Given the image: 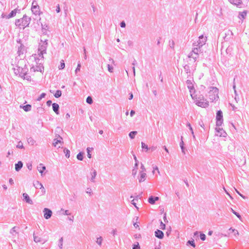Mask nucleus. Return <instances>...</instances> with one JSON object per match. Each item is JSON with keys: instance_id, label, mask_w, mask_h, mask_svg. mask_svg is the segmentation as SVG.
<instances>
[{"instance_id": "49", "label": "nucleus", "mask_w": 249, "mask_h": 249, "mask_svg": "<svg viewBox=\"0 0 249 249\" xmlns=\"http://www.w3.org/2000/svg\"><path fill=\"white\" fill-rule=\"evenodd\" d=\"M17 147H18V148H23V145H22V143L21 144H18L17 145Z\"/></svg>"}, {"instance_id": "14", "label": "nucleus", "mask_w": 249, "mask_h": 249, "mask_svg": "<svg viewBox=\"0 0 249 249\" xmlns=\"http://www.w3.org/2000/svg\"><path fill=\"white\" fill-rule=\"evenodd\" d=\"M109 61H110V62H109L110 64H108L107 65L108 70L109 72H113V67L112 64H114V62L113 60H112L111 59H109Z\"/></svg>"}, {"instance_id": "41", "label": "nucleus", "mask_w": 249, "mask_h": 249, "mask_svg": "<svg viewBox=\"0 0 249 249\" xmlns=\"http://www.w3.org/2000/svg\"><path fill=\"white\" fill-rule=\"evenodd\" d=\"M183 144H184V142H183V141L182 140L181 142H180V147H181V148L182 149V152L184 153H185V151L184 150V148H183Z\"/></svg>"}, {"instance_id": "51", "label": "nucleus", "mask_w": 249, "mask_h": 249, "mask_svg": "<svg viewBox=\"0 0 249 249\" xmlns=\"http://www.w3.org/2000/svg\"><path fill=\"white\" fill-rule=\"evenodd\" d=\"M135 114V111L133 110H131L130 111V115L131 116H132Z\"/></svg>"}, {"instance_id": "16", "label": "nucleus", "mask_w": 249, "mask_h": 249, "mask_svg": "<svg viewBox=\"0 0 249 249\" xmlns=\"http://www.w3.org/2000/svg\"><path fill=\"white\" fill-rule=\"evenodd\" d=\"M23 166V164L21 161H18L17 164H15V170L17 171H19Z\"/></svg>"}, {"instance_id": "13", "label": "nucleus", "mask_w": 249, "mask_h": 249, "mask_svg": "<svg viewBox=\"0 0 249 249\" xmlns=\"http://www.w3.org/2000/svg\"><path fill=\"white\" fill-rule=\"evenodd\" d=\"M229 234H231L232 236L236 237L238 235V231L236 229L230 228L229 229Z\"/></svg>"}, {"instance_id": "18", "label": "nucleus", "mask_w": 249, "mask_h": 249, "mask_svg": "<svg viewBox=\"0 0 249 249\" xmlns=\"http://www.w3.org/2000/svg\"><path fill=\"white\" fill-rule=\"evenodd\" d=\"M53 110L57 114H58L59 105L57 104L53 103L52 105Z\"/></svg>"}, {"instance_id": "12", "label": "nucleus", "mask_w": 249, "mask_h": 249, "mask_svg": "<svg viewBox=\"0 0 249 249\" xmlns=\"http://www.w3.org/2000/svg\"><path fill=\"white\" fill-rule=\"evenodd\" d=\"M206 41V38L204 37L203 36H200L199 37V40L197 41L198 44L197 46H198L199 47L202 46L205 43Z\"/></svg>"}, {"instance_id": "53", "label": "nucleus", "mask_w": 249, "mask_h": 249, "mask_svg": "<svg viewBox=\"0 0 249 249\" xmlns=\"http://www.w3.org/2000/svg\"><path fill=\"white\" fill-rule=\"evenodd\" d=\"M154 199L155 200V201H156L159 199V197L158 196L154 197Z\"/></svg>"}, {"instance_id": "57", "label": "nucleus", "mask_w": 249, "mask_h": 249, "mask_svg": "<svg viewBox=\"0 0 249 249\" xmlns=\"http://www.w3.org/2000/svg\"><path fill=\"white\" fill-rule=\"evenodd\" d=\"M51 103V101H47V104L48 105H50Z\"/></svg>"}, {"instance_id": "29", "label": "nucleus", "mask_w": 249, "mask_h": 249, "mask_svg": "<svg viewBox=\"0 0 249 249\" xmlns=\"http://www.w3.org/2000/svg\"><path fill=\"white\" fill-rule=\"evenodd\" d=\"M138 197L136 196L135 199H133L131 201L132 204L137 209H138V207L136 206V203L135 202V201H138Z\"/></svg>"}, {"instance_id": "19", "label": "nucleus", "mask_w": 249, "mask_h": 249, "mask_svg": "<svg viewBox=\"0 0 249 249\" xmlns=\"http://www.w3.org/2000/svg\"><path fill=\"white\" fill-rule=\"evenodd\" d=\"M23 196L27 203H30V204L32 203V201L30 199L29 196H28V195L27 194H25V193L23 194Z\"/></svg>"}, {"instance_id": "11", "label": "nucleus", "mask_w": 249, "mask_h": 249, "mask_svg": "<svg viewBox=\"0 0 249 249\" xmlns=\"http://www.w3.org/2000/svg\"><path fill=\"white\" fill-rule=\"evenodd\" d=\"M58 139L57 138L54 139L53 140V145L54 146H58V147H60V145H58V144L59 143L60 145H61L62 142V138L60 137L59 136H58Z\"/></svg>"}, {"instance_id": "8", "label": "nucleus", "mask_w": 249, "mask_h": 249, "mask_svg": "<svg viewBox=\"0 0 249 249\" xmlns=\"http://www.w3.org/2000/svg\"><path fill=\"white\" fill-rule=\"evenodd\" d=\"M18 9H14V10H12L9 14L8 15H6V14H2L1 15L2 16V18H6V19H8V18H13L14 17V16H16L17 12H18Z\"/></svg>"}, {"instance_id": "52", "label": "nucleus", "mask_w": 249, "mask_h": 249, "mask_svg": "<svg viewBox=\"0 0 249 249\" xmlns=\"http://www.w3.org/2000/svg\"><path fill=\"white\" fill-rule=\"evenodd\" d=\"M9 183L11 184H13L14 183V181H13V180L11 178L9 180Z\"/></svg>"}, {"instance_id": "21", "label": "nucleus", "mask_w": 249, "mask_h": 249, "mask_svg": "<svg viewBox=\"0 0 249 249\" xmlns=\"http://www.w3.org/2000/svg\"><path fill=\"white\" fill-rule=\"evenodd\" d=\"M34 241L36 243H39L41 242V238L38 236L35 235L34 236Z\"/></svg>"}, {"instance_id": "31", "label": "nucleus", "mask_w": 249, "mask_h": 249, "mask_svg": "<svg viewBox=\"0 0 249 249\" xmlns=\"http://www.w3.org/2000/svg\"><path fill=\"white\" fill-rule=\"evenodd\" d=\"M142 149H145L147 151L148 149L147 145L144 142H142Z\"/></svg>"}, {"instance_id": "59", "label": "nucleus", "mask_w": 249, "mask_h": 249, "mask_svg": "<svg viewBox=\"0 0 249 249\" xmlns=\"http://www.w3.org/2000/svg\"><path fill=\"white\" fill-rule=\"evenodd\" d=\"M155 170L158 171L159 169H158V167H156Z\"/></svg>"}, {"instance_id": "3", "label": "nucleus", "mask_w": 249, "mask_h": 249, "mask_svg": "<svg viewBox=\"0 0 249 249\" xmlns=\"http://www.w3.org/2000/svg\"><path fill=\"white\" fill-rule=\"evenodd\" d=\"M15 73L18 75L23 79L29 80L31 77V74L30 75L27 73L28 68L25 66L24 67H19L17 69H15Z\"/></svg>"}, {"instance_id": "28", "label": "nucleus", "mask_w": 249, "mask_h": 249, "mask_svg": "<svg viewBox=\"0 0 249 249\" xmlns=\"http://www.w3.org/2000/svg\"><path fill=\"white\" fill-rule=\"evenodd\" d=\"M61 91L60 90H57L54 94V96L56 97V98H58L59 97L61 96Z\"/></svg>"}, {"instance_id": "32", "label": "nucleus", "mask_w": 249, "mask_h": 249, "mask_svg": "<svg viewBox=\"0 0 249 249\" xmlns=\"http://www.w3.org/2000/svg\"><path fill=\"white\" fill-rule=\"evenodd\" d=\"M88 104H91L92 103V99L90 96H88L86 100Z\"/></svg>"}, {"instance_id": "25", "label": "nucleus", "mask_w": 249, "mask_h": 249, "mask_svg": "<svg viewBox=\"0 0 249 249\" xmlns=\"http://www.w3.org/2000/svg\"><path fill=\"white\" fill-rule=\"evenodd\" d=\"M225 36L224 37V39L226 38V36H233V33L230 31V30H229L226 33H225Z\"/></svg>"}, {"instance_id": "27", "label": "nucleus", "mask_w": 249, "mask_h": 249, "mask_svg": "<svg viewBox=\"0 0 249 249\" xmlns=\"http://www.w3.org/2000/svg\"><path fill=\"white\" fill-rule=\"evenodd\" d=\"M148 202L151 204H154L155 203V200L154 199V197L151 196L148 199Z\"/></svg>"}, {"instance_id": "4", "label": "nucleus", "mask_w": 249, "mask_h": 249, "mask_svg": "<svg viewBox=\"0 0 249 249\" xmlns=\"http://www.w3.org/2000/svg\"><path fill=\"white\" fill-rule=\"evenodd\" d=\"M30 22V18L26 16L20 19L17 20L16 22V25L20 29H24L26 27L28 26Z\"/></svg>"}, {"instance_id": "44", "label": "nucleus", "mask_w": 249, "mask_h": 249, "mask_svg": "<svg viewBox=\"0 0 249 249\" xmlns=\"http://www.w3.org/2000/svg\"><path fill=\"white\" fill-rule=\"evenodd\" d=\"M45 93H42L41 95H40V97L39 98V99H38V100H40L41 99H42V98H44L45 96Z\"/></svg>"}, {"instance_id": "22", "label": "nucleus", "mask_w": 249, "mask_h": 249, "mask_svg": "<svg viewBox=\"0 0 249 249\" xmlns=\"http://www.w3.org/2000/svg\"><path fill=\"white\" fill-rule=\"evenodd\" d=\"M93 149L92 148H89L88 147L87 149V153H88V157L89 159H90L91 158V155L90 154V151Z\"/></svg>"}, {"instance_id": "9", "label": "nucleus", "mask_w": 249, "mask_h": 249, "mask_svg": "<svg viewBox=\"0 0 249 249\" xmlns=\"http://www.w3.org/2000/svg\"><path fill=\"white\" fill-rule=\"evenodd\" d=\"M142 171L140 173V178H139V180L140 182H142L144 181L145 179L146 178V173H145V169L144 168L143 165L141 166Z\"/></svg>"}, {"instance_id": "47", "label": "nucleus", "mask_w": 249, "mask_h": 249, "mask_svg": "<svg viewBox=\"0 0 249 249\" xmlns=\"http://www.w3.org/2000/svg\"><path fill=\"white\" fill-rule=\"evenodd\" d=\"M60 6H59V5L58 4L57 6V8H56V12H57V13H59L60 12Z\"/></svg>"}, {"instance_id": "55", "label": "nucleus", "mask_w": 249, "mask_h": 249, "mask_svg": "<svg viewBox=\"0 0 249 249\" xmlns=\"http://www.w3.org/2000/svg\"><path fill=\"white\" fill-rule=\"evenodd\" d=\"M213 233V231H209V232H208V234L209 235H211Z\"/></svg>"}, {"instance_id": "23", "label": "nucleus", "mask_w": 249, "mask_h": 249, "mask_svg": "<svg viewBox=\"0 0 249 249\" xmlns=\"http://www.w3.org/2000/svg\"><path fill=\"white\" fill-rule=\"evenodd\" d=\"M77 158L78 160H82L83 159V154L82 153L80 152L77 155Z\"/></svg>"}, {"instance_id": "20", "label": "nucleus", "mask_w": 249, "mask_h": 249, "mask_svg": "<svg viewBox=\"0 0 249 249\" xmlns=\"http://www.w3.org/2000/svg\"><path fill=\"white\" fill-rule=\"evenodd\" d=\"M20 107H22L25 111H28L31 110V106L30 105H26L23 107L20 106Z\"/></svg>"}, {"instance_id": "37", "label": "nucleus", "mask_w": 249, "mask_h": 249, "mask_svg": "<svg viewBox=\"0 0 249 249\" xmlns=\"http://www.w3.org/2000/svg\"><path fill=\"white\" fill-rule=\"evenodd\" d=\"M160 228L163 230L165 229V225L162 222H160Z\"/></svg>"}, {"instance_id": "36", "label": "nucleus", "mask_w": 249, "mask_h": 249, "mask_svg": "<svg viewBox=\"0 0 249 249\" xmlns=\"http://www.w3.org/2000/svg\"><path fill=\"white\" fill-rule=\"evenodd\" d=\"M102 242V238L100 237L97 239L96 242L98 243L99 245H101Z\"/></svg>"}, {"instance_id": "56", "label": "nucleus", "mask_w": 249, "mask_h": 249, "mask_svg": "<svg viewBox=\"0 0 249 249\" xmlns=\"http://www.w3.org/2000/svg\"><path fill=\"white\" fill-rule=\"evenodd\" d=\"M164 149L168 153V150L167 149V148H166V147L165 146H164Z\"/></svg>"}, {"instance_id": "58", "label": "nucleus", "mask_w": 249, "mask_h": 249, "mask_svg": "<svg viewBox=\"0 0 249 249\" xmlns=\"http://www.w3.org/2000/svg\"><path fill=\"white\" fill-rule=\"evenodd\" d=\"M103 130H100V131H99V133H100V134H103Z\"/></svg>"}, {"instance_id": "48", "label": "nucleus", "mask_w": 249, "mask_h": 249, "mask_svg": "<svg viewBox=\"0 0 249 249\" xmlns=\"http://www.w3.org/2000/svg\"><path fill=\"white\" fill-rule=\"evenodd\" d=\"M133 95L132 93H131L130 94V97H129V99L131 100L133 98Z\"/></svg>"}, {"instance_id": "38", "label": "nucleus", "mask_w": 249, "mask_h": 249, "mask_svg": "<svg viewBox=\"0 0 249 249\" xmlns=\"http://www.w3.org/2000/svg\"><path fill=\"white\" fill-rule=\"evenodd\" d=\"M232 2L235 4H238L240 3V0H230Z\"/></svg>"}, {"instance_id": "40", "label": "nucleus", "mask_w": 249, "mask_h": 249, "mask_svg": "<svg viewBox=\"0 0 249 249\" xmlns=\"http://www.w3.org/2000/svg\"><path fill=\"white\" fill-rule=\"evenodd\" d=\"M133 249H140V247L139 246V244L137 243L136 245H134L133 248Z\"/></svg>"}, {"instance_id": "1", "label": "nucleus", "mask_w": 249, "mask_h": 249, "mask_svg": "<svg viewBox=\"0 0 249 249\" xmlns=\"http://www.w3.org/2000/svg\"><path fill=\"white\" fill-rule=\"evenodd\" d=\"M47 40L45 39L43 41V43L39 48V51H40L39 55L41 57V60L38 59L37 61H36V65L33 66L31 68V72H33V73L31 74V76H36L37 75L41 74L44 71V67L42 64V60L43 58V54L45 51L47 43Z\"/></svg>"}, {"instance_id": "42", "label": "nucleus", "mask_w": 249, "mask_h": 249, "mask_svg": "<svg viewBox=\"0 0 249 249\" xmlns=\"http://www.w3.org/2000/svg\"><path fill=\"white\" fill-rule=\"evenodd\" d=\"M188 243L189 244H190L192 246H193L194 247H195V243H194V241H188Z\"/></svg>"}, {"instance_id": "34", "label": "nucleus", "mask_w": 249, "mask_h": 249, "mask_svg": "<svg viewBox=\"0 0 249 249\" xmlns=\"http://www.w3.org/2000/svg\"><path fill=\"white\" fill-rule=\"evenodd\" d=\"M231 211H232V213H234V214H235V215H236V216L238 218H239L240 219H241V217L240 215L238 213H236V212H235L233 209H231Z\"/></svg>"}, {"instance_id": "10", "label": "nucleus", "mask_w": 249, "mask_h": 249, "mask_svg": "<svg viewBox=\"0 0 249 249\" xmlns=\"http://www.w3.org/2000/svg\"><path fill=\"white\" fill-rule=\"evenodd\" d=\"M43 212L44 216L47 219L50 218L52 216V212L50 209L48 208H45L44 209Z\"/></svg>"}, {"instance_id": "54", "label": "nucleus", "mask_w": 249, "mask_h": 249, "mask_svg": "<svg viewBox=\"0 0 249 249\" xmlns=\"http://www.w3.org/2000/svg\"><path fill=\"white\" fill-rule=\"evenodd\" d=\"M95 176H96V172L94 171L93 173L92 179H93L95 177Z\"/></svg>"}, {"instance_id": "6", "label": "nucleus", "mask_w": 249, "mask_h": 249, "mask_svg": "<svg viewBox=\"0 0 249 249\" xmlns=\"http://www.w3.org/2000/svg\"><path fill=\"white\" fill-rule=\"evenodd\" d=\"M31 10L32 12L35 15H39L40 14L39 6L36 1L33 2Z\"/></svg>"}, {"instance_id": "15", "label": "nucleus", "mask_w": 249, "mask_h": 249, "mask_svg": "<svg viewBox=\"0 0 249 249\" xmlns=\"http://www.w3.org/2000/svg\"><path fill=\"white\" fill-rule=\"evenodd\" d=\"M155 236L160 239H162L163 237V233L162 231L160 230H157L155 231Z\"/></svg>"}, {"instance_id": "7", "label": "nucleus", "mask_w": 249, "mask_h": 249, "mask_svg": "<svg viewBox=\"0 0 249 249\" xmlns=\"http://www.w3.org/2000/svg\"><path fill=\"white\" fill-rule=\"evenodd\" d=\"M223 123V115L221 110L217 111L216 114V125L220 126Z\"/></svg>"}, {"instance_id": "50", "label": "nucleus", "mask_w": 249, "mask_h": 249, "mask_svg": "<svg viewBox=\"0 0 249 249\" xmlns=\"http://www.w3.org/2000/svg\"><path fill=\"white\" fill-rule=\"evenodd\" d=\"M196 50V51H197V48L194 49V50L193 51V52H194L195 53V55L196 56L197 55V53H196V51H195Z\"/></svg>"}, {"instance_id": "45", "label": "nucleus", "mask_w": 249, "mask_h": 249, "mask_svg": "<svg viewBox=\"0 0 249 249\" xmlns=\"http://www.w3.org/2000/svg\"><path fill=\"white\" fill-rule=\"evenodd\" d=\"M125 24L124 23V21H122L121 23V27H122V28H124V27H125Z\"/></svg>"}, {"instance_id": "61", "label": "nucleus", "mask_w": 249, "mask_h": 249, "mask_svg": "<svg viewBox=\"0 0 249 249\" xmlns=\"http://www.w3.org/2000/svg\"><path fill=\"white\" fill-rule=\"evenodd\" d=\"M135 165H136V166H137V163H136Z\"/></svg>"}, {"instance_id": "60", "label": "nucleus", "mask_w": 249, "mask_h": 249, "mask_svg": "<svg viewBox=\"0 0 249 249\" xmlns=\"http://www.w3.org/2000/svg\"><path fill=\"white\" fill-rule=\"evenodd\" d=\"M197 234V232H196V233H195V234Z\"/></svg>"}, {"instance_id": "43", "label": "nucleus", "mask_w": 249, "mask_h": 249, "mask_svg": "<svg viewBox=\"0 0 249 249\" xmlns=\"http://www.w3.org/2000/svg\"><path fill=\"white\" fill-rule=\"evenodd\" d=\"M80 64H78V66H77V68L75 70V71L77 72L78 71H80Z\"/></svg>"}, {"instance_id": "33", "label": "nucleus", "mask_w": 249, "mask_h": 249, "mask_svg": "<svg viewBox=\"0 0 249 249\" xmlns=\"http://www.w3.org/2000/svg\"><path fill=\"white\" fill-rule=\"evenodd\" d=\"M64 153H65L66 157H67L68 158H69L70 156V151L68 149L64 150Z\"/></svg>"}, {"instance_id": "39", "label": "nucleus", "mask_w": 249, "mask_h": 249, "mask_svg": "<svg viewBox=\"0 0 249 249\" xmlns=\"http://www.w3.org/2000/svg\"><path fill=\"white\" fill-rule=\"evenodd\" d=\"M200 237L202 240L204 241L205 240L206 236H205V234L201 233L200 235Z\"/></svg>"}, {"instance_id": "17", "label": "nucleus", "mask_w": 249, "mask_h": 249, "mask_svg": "<svg viewBox=\"0 0 249 249\" xmlns=\"http://www.w3.org/2000/svg\"><path fill=\"white\" fill-rule=\"evenodd\" d=\"M37 169L39 172L41 174H42L43 172L46 169V167L42 164H40L37 167Z\"/></svg>"}, {"instance_id": "35", "label": "nucleus", "mask_w": 249, "mask_h": 249, "mask_svg": "<svg viewBox=\"0 0 249 249\" xmlns=\"http://www.w3.org/2000/svg\"><path fill=\"white\" fill-rule=\"evenodd\" d=\"M35 185L36 186V187H40V188H43V187L41 183H40L39 182H38V181H37Z\"/></svg>"}, {"instance_id": "30", "label": "nucleus", "mask_w": 249, "mask_h": 249, "mask_svg": "<svg viewBox=\"0 0 249 249\" xmlns=\"http://www.w3.org/2000/svg\"><path fill=\"white\" fill-rule=\"evenodd\" d=\"M137 133V131H132L129 133V137L131 139H133L135 137V135Z\"/></svg>"}, {"instance_id": "2", "label": "nucleus", "mask_w": 249, "mask_h": 249, "mask_svg": "<svg viewBox=\"0 0 249 249\" xmlns=\"http://www.w3.org/2000/svg\"><path fill=\"white\" fill-rule=\"evenodd\" d=\"M191 96L196 100V104L202 107H206L209 106V102L204 100L202 95L199 91H196L193 88L190 89Z\"/></svg>"}, {"instance_id": "26", "label": "nucleus", "mask_w": 249, "mask_h": 249, "mask_svg": "<svg viewBox=\"0 0 249 249\" xmlns=\"http://www.w3.org/2000/svg\"><path fill=\"white\" fill-rule=\"evenodd\" d=\"M65 64L64 63V61L62 60L61 61L60 65L59 67V69L60 70H62L65 68Z\"/></svg>"}, {"instance_id": "24", "label": "nucleus", "mask_w": 249, "mask_h": 249, "mask_svg": "<svg viewBox=\"0 0 249 249\" xmlns=\"http://www.w3.org/2000/svg\"><path fill=\"white\" fill-rule=\"evenodd\" d=\"M247 15L246 12H243L240 13L239 18L244 19Z\"/></svg>"}, {"instance_id": "46", "label": "nucleus", "mask_w": 249, "mask_h": 249, "mask_svg": "<svg viewBox=\"0 0 249 249\" xmlns=\"http://www.w3.org/2000/svg\"><path fill=\"white\" fill-rule=\"evenodd\" d=\"M187 125L189 127L190 129L192 131V134H193V133H194V132H193V129H192V127H191V126L190 124V123H188V124H187Z\"/></svg>"}, {"instance_id": "5", "label": "nucleus", "mask_w": 249, "mask_h": 249, "mask_svg": "<svg viewBox=\"0 0 249 249\" xmlns=\"http://www.w3.org/2000/svg\"><path fill=\"white\" fill-rule=\"evenodd\" d=\"M208 97L211 102L217 100L219 98L218 89L216 88H213L208 92Z\"/></svg>"}]
</instances>
